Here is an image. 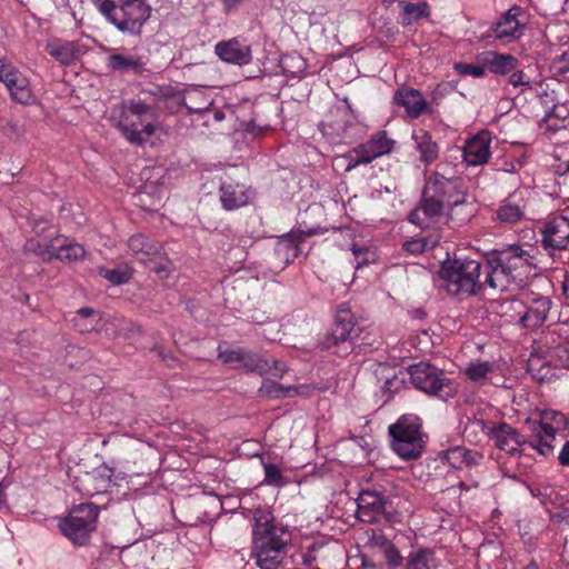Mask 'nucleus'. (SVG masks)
Wrapping results in <instances>:
<instances>
[{
    "label": "nucleus",
    "instance_id": "f257e3e1",
    "mask_svg": "<svg viewBox=\"0 0 569 569\" xmlns=\"http://www.w3.org/2000/svg\"><path fill=\"white\" fill-rule=\"evenodd\" d=\"M489 266L486 282L500 291L522 287L536 268L535 258L518 246H510L498 252L489 260Z\"/></svg>",
    "mask_w": 569,
    "mask_h": 569
},
{
    "label": "nucleus",
    "instance_id": "f03ea898",
    "mask_svg": "<svg viewBox=\"0 0 569 569\" xmlns=\"http://www.w3.org/2000/svg\"><path fill=\"white\" fill-rule=\"evenodd\" d=\"M458 188L456 180L435 173L427 182L423 199L419 208L410 214V221L420 227H427L431 220L440 217L447 208V200Z\"/></svg>",
    "mask_w": 569,
    "mask_h": 569
},
{
    "label": "nucleus",
    "instance_id": "7ed1b4c3",
    "mask_svg": "<svg viewBox=\"0 0 569 569\" xmlns=\"http://www.w3.org/2000/svg\"><path fill=\"white\" fill-rule=\"evenodd\" d=\"M118 128L128 141L141 144L148 141L157 130L156 111L140 100H131L122 106Z\"/></svg>",
    "mask_w": 569,
    "mask_h": 569
},
{
    "label": "nucleus",
    "instance_id": "20e7f679",
    "mask_svg": "<svg viewBox=\"0 0 569 569\" xmlns=\"http://www.w3.org/2000/svg\"><path fill=\"white\" fill-rule=\"evenodd\" d=\"M551 302L539 295H526L522 298L507 300L502 303V312L510 322L519 323L523 328L535 329L547 319Z\"/></svg>",
    "mask_w": 569,
    "mask_h": 569
},
{
    "label": "nucleus",
    "instance_id": "39448f33",
    "mask_svg": "<svg viewBox=\"0 0 569 569\" xmlns=\"http://www.w3.org/2000/svg\"><path fill=\"white\" fill-rule=\"evenodd\" d=\"M480 268L476 260L456 259L445 262L439 274L450 293H475L481 284Z\"/></svg>",
    "mask_w": 569,
    "mask_h": 569
},
{
    "label": "nucleus",
    "instance_id": "423d86ee",
    "mask_svg": "<svg viewBox=\"0 0 569 569\" xmlns=\"http://www.w3.org/2000/svg\"><path fill=\"white\" fill-rule=\"evenodd\" d=\"M392 438L393 451L405 459L420 455L422 440L420 435V419L416 415H403L396 423L389 427Z\"/></svg>",
    "mask_w": 569,
    "mask_h": 569
},
{
    "label": "nucleus",
    "instance_id": "0eeeda50",
    "mask_svg": "<svg viewBox=\"0 0 569 569\" xmlns=\"http://www.w3.org/2000/svg\"><path fill=\"white\" fill-rule=\"evenodd\" d=\"M219 359L232 369H244L259 375L271 373L281 378L286 372L284 366L274 359H267L241 348L219 347Z\"/></svg>",
    "mask_w": 569,
    "mask_h": 569
},
{
    "label": "nucleus",
    "instance_id": "6e6552de",
    "mask_svg": "<svg viewBox=\"0 0 569 569\" xmlns=\"http://www.w3.org/2000/svg\"><path fill=\"white\" fill-rule=\"evenodd\" d=\"M98 509L91 503H81L73 507L68 516L60 519L61 533L76 545H84L96 530Z\"/></svg>",
    "mask_w": 569,
    "mask_h": 569
},
{
    "label": "nucleus",
    "instance_id": "1a4fd4ad",
    "mask_svg": "<svg viewBox=\"0 0 569 569\" xmlns=\"http://www.w3.org/2000/svg\"><path fill=\"white\" fill-rule=\"evenodd\" d=\"M253 520L252 548H288L291 535L273 519L270 512L257 509L253 513Z\"/></svg>",
    "mask_w": 569,
    "mask_h": 569
},
{
    "label": "nucleus",
    "instance_id": "9d476101",
    "mask_svg": "<svg viewBox=\"0 0 569 569\" xmlns=\"http://www.w3.org/2000/svg\"><path fill=\"white\" fill-rule=\"evenodd\" d=\"M413 386L431 396L447 400L457 391L455 383L442 371L429 363H417L409 368Z\"/></svg>",
    "mask_w": 569,
    "mask_h": 569
},
{
    "label": "nucleus",
    "instance_id": "9b49d317",
    "mask_svg": "<svg viewBox=\"0 0 569 569\" xmlns=\"http://www.w3.org/2000/svg\"><path fill=\"white\" fill-rule=\"evenodd\" d=\"M527 423L530 430L528 445L541 456H547L553 449L556 435L565 425V417L555 410H546L540 421L527 420Z\"/></svg>",
    "mask_w": 569,
    "mask_h": 569
},
{
    "label": "nucleus",
    "instance_id": "f8f14e48",
    "mask_svg": "<svg viewBox=\"0 0 569 569\" xmlns=\"http://www.w3.org/2000/svg\"><path fill=\"white\" fill-rule=\"evenodd\" d=\"M151 16V7L146 0H120L110 22L120 31L139 34Z\"/></svg>",
    "mask_w": 569,
    "mask_h": 569
},
{
    "label": "nucleus",
    "instance_id": "ddd939ff",
    "mask_svg": "<svg viewBox=\"0 0 569 569\" xmlns=\"http://www.w3.org/2000/svg\"><path fill=\"white\" fill-rule=\"evenodd\" d=\"M74 485L76 489L84 496L106 493L114 485V471L109 466L101 465L78 477Z\"/></svg>",
    "mask_w": 569,
    "mask_h": 569
},
{
    "label": "nucleus",
    "instance_id": "4468645a",
    "mask_svg": "<svg viewBox=\"0 0 569 569\" xmlns=\"http://www.w3.org/2000/svg\"><path fill=\"white\" fill-rule=\"evenodd\" d=\"M0 81L3 82L13 100L22 104L34 101L29 80L11 63L0 69Z\"/></svg>",
    "mask_w": 569,
    "mask_h": 569
},
{
    "label": "nucleus",
    "instance_id": "2eb2a0df",
    "mask_svg": "<svg viewBox=\"0 0 569 569\" xmlns=\"http://www.w3.org/2000/svg\"><path fill=\"white\" fill-rule=\"evenodd\" d=\"M482 430L495 441V445L500 450L507 453L515 455L525 445L522 436L506 423H483Z\"/></svg>",
    "mask_w": 569,
    "mask_h": 569
},
{
    "label": "nucleus",
    "instance_id": "dca6fc26",
    "mask_svg": "<svg viewBox=\"0 0 569 569\" xmlns=\"http://www.w3.org/2000/svg\"><path fill=\"white\" fill-rule=\"evenodd\" d=\"M491 136L482 130L469 138L463 146V159L468 166H481L491 156Z\"/></svg>",
    "mask_w": 569,
    "mask_h": 569
},
{
    "label": "nucleus",
    "instance_id": "f3484780",
    "mask_svg": "<svg viewBox=\"0 0 569 569\" xmlns=\"http://www.w3.org/2000/svg\"><path fill=\"white\" fill-rule=\"evenodd\" d=\"M253 191L244 184L223 181L220 187V201L226 210H234L250 202Z\"/></svg>",
    "mask_w": 569,
    "mask_h": 569
},
{
    "label": "nucleus",
    "instance_id": "a211bd4d",
    "mask_svg": "<svg viewBox=\"0 0 569 569\" xmlns=\"http://www.w3.org/2000/svg\"><path fill=\"white\" fill-rule=\"evenodd\" d=\"M546 247L561 250L569 243V218L558 216L548 221L543 230Z\"/></svg>",
    "mask_w": 569,
    "mask_h": 569
},
{
    "label": "nucleus",
    "instance_id": "6ab92c4d",
    "mask_svg": "<svg viewBox=\"0 0 569 569\" xmlns=\"http://www.w3.org/2000/svg\"><path fill=\"white\" fill-rule=\"evenodd\" d=\"M214 51L221 60L228 63L243 66L251 61L250 47L238 39L218 42Z\"/></svg>",
    "mask_w": 569,
    "mask_h": 569
},
{
    "label": "nucleus",
    "instance_id": "aec40b11",
    "mask_svg": "<svg viewBox=\"0 0 569 569\" xmlns=\"http://www.w3.org/2000/svg\"><path fill=\"white\" fill-rule=\"evenodd\" d=\"M383 497L371 490H363L358 497V517L363 522H373L385 511Z\"/></svg>",
    "mask_w": 569,
    "mask_h": 569
},
{
    "label": "nucleus",
    "instance_id": "412c9836",
    "mask_svg": "<svg viewBox=\"0 0 569 569\" xmlns=\"http://www.w3.org/2000/svg\"><path fill=\"white\" fill-rule=\"evenodd\" d=\"M51 247L54 249L53 259L61 261H78L86 256L84 248L64 236L51 238Z\"/></svg>",
    "mask_w": 569,
    "mask_h": 569
},
{
    "label": "nucleus",
    "instance_id": "4be33fe9",
    "mask_svg": "<svg viewBox=\"0 0 569 569\" xmlns=\"http://www.w3.org/2000/svg\"><path fill=\"white\" fill-rule=\"evenodd\" d=\"M393 100L397 104L402 106L412 118L419 117L427 109V102L422 94L411 88H400L397 90Z\"/></svg>",
    "mask_w": 569,
    "mask_h": 569
},
{
    "label": "nucleus",
    "instance_id": "5701e85b",
    "mask_svg": "<svg viewBox=\"0 0 569 569\" xmlns=\"http://www.w3.org/2000/svg\"><path fill=\"white\" fill-rule=\"evenodd\" d=\"M443 459L455 469H469L482 460V455L463 447H453L445 452Z\"/></svg>",
    "mask_w": 569,
    "mask_h": 569
},
{
    "label": "nucleus",
    "instance_id": "b1692460",
    "mask_svg": "<svg viewBox=\"0 0 569 569\" xmlns=\"http://www.w3.org/2000/svg\"><path fill=\"white\" fill-rule=\"evenodd\" d=\"M518 13L519 9L512 8L501 18L493 30L496 38L509 40L520 37L522 28L517 19Z\"/></svg>",
    "mask_w": 569,
    "mask_h": 569
},
{
    "label": "nucleus",
    "instance_id": "393cba45",
    "mask_svg": "<svg viewBox=\"0 0 569 569\" xmlns=\"http://www.w3.org/2000/svg\"><path fill=\"white\" fill-rule=\"evenodd\" d=\"M499 372V366L496 362L475 361L465 368L466 377L475 383H486L491 381Z\"/></svg>",
    "mask_w": 569,
    "mask_h": 569
},
{
    "label": "nucleus",
    "instance_id": "a878e982",
    "mask_svg": "<svg viewBox=\"0 0 569 569\" xmlns=\"http://www.w3.org/2000/svg\"><path fill=\"white\" fill-rule=\"evenodd\" d=\"M412 139L422 162L431 163L438 158V146L432 140L429 132L422 129H416L412 132Z\"/></svg>",
    "mask_w": 569,
    "mask_h": 569
},
{
    "label": "nucleus",
    "instance_id": "bb28decb",
    "mask_svg": "<svg viewBox=\"0 0 569 569\" xmlns=\"http://www.w3.org/2000/svg\"><path fill=\"white\" fill-rule=\"evenodd\" d=\"M481 61L491 72L498 74H507L517 68V59L511 54H500L490 51L481 57Z\"/></svg>",
    "mask_w": 569,
    "mask_h": 569
},
{
    "label": "nucleus",
    "instance_id": "cd10ccee",
    "mask_svg": "<svg viewBox=\"0 0 569 569\" xmlns=\"http://www.w3.org/2000/svg\"><path fill=\"white\" fill-rule=\"evenodd\" d=\"M448 216L458 222H466L473 214L472 203L466 201L465 196L456 189L452 197L447 200Z\"/></svg>",
    "mask_w": 569,
    "mask_h": 569
},
{
    "label": "nucleus",
    "instance_id": "c85d7f7f",
    "mask_svg": "<svg viewBox=\"0 0 569 569\" xmlns=\"http://www.w3.org/2000/svg\"><path fill=\"white\" fill-rule=\"evenodd\" d=\"M128 247L141 261L151 260L161 252V247L156 242L149 241L143 234L130 237Z\"/></svg>",
    "mask_w": 569,
    "mask_h": 569
},
{
    "label": "nucleus",
    "instance_id": "c756f323",
    "mask_svg": "<svg viewBox=\"0 0 569 569\" xmlns=\"http://www.w3.org/2000/svg\"><path fill=\"white\" fill-rule=\"evenodd\" d=\"M142 64V60L139 57L120 52L112 53L106 59L107 68L120 72H140Z\"/></svg>",
    "mask_w": 569,
    "mask_h": 569
},
{
    "label": "nucleus",
    "instance_id": "7c9ffc66",
    "mask_svg": "<svg viewBox=\"0 0 569 569\" xmlns=\"http://www.w3.org/2000/svg\"><path fill=\"white\" fill-rule=\"evenodd\" d=\"M373 151L375 150L369 147L367 142L353 149L348 154L338 157L337 160L345 163L346 171H351L359 164H367L375 160L376 158H371Z\"/></svg>",
    "mask_w": 569,
    "mask_h": 569
},
{
    "label": "nucleus",
    "instance_id": "2f4dec72",
    "mask_svg": "<svg viewBox=\"0 0 569 569\" xmlns=\"http://www.w3.org/2000/svg\"><path fill=\"white\" fill-rule=\"evenodd\" d=\"M373 151L375 150L369 147L367 142L353 149L348 154L338 157L337 160L345 163L346 171H351L359 164H367L375 160L376 158H371Z\"/></svg>",
    "mask_w": 569,
    "mask_h": 569
},
{
    "label": "nucleus",
    "instance_id": "473e14b6",
    "mask_svg": "<svg viewBox=\"0 0 569 569\" xmlns=\"http://www.w3.org/2000/svg\"><path fill=\"white\" fill-rule=\"evenodd\" d=\"M257 565L261 569H277L282 562L287 549L278 548H252Z\"/></svg>",
    "mask_w": 569,
    "mask_h": 569
},
{
    "label": "nucleus",
    "instance_id": "72a5a7b5",
    "mask_svg": "<svg viewBox=\"0 0 569 569\" xmlns=\"http://www.w3.org/2000/svg\"><path fill=\"white\" fill-rule=\"evenodd\" d=\"M439 565L431 549H417L409 553L406 569H436Z\"/></svg>",
    "mask_w": 569,
    "mask_h": 569
},
{
    "label": "nucleus",
    "instance_id": "f704fd0d",
    "mask_svg": "<svg viewBox=\"0 0 569 569\" xmlns=\"http://www.w3.org/2000/svg\"><path fill=\"white\" fill-rule=\"evenodd\" d=\"M47 51L62 64H70L77 59V48L72 42H50Z\"/></svg>",
    "mask_w": 569,
    "mask_h": 569
},
{
    "label": "nucleus",
    "instance_id": "c9c22d12",
    "mask_svg": "<svg viewBox=\"0 0 569 569\" xmlns=\"http://www.w3.org/2000/svg\"><path fill=\"white\" fill-rule=\"evenodd\" d=\"M403 12L402 23L412 24L421 18H427L430 14V9L427 2L421 1L417 3L401 2L400 3Z\"/></svg>",
    "mask_w": 569,
    "mask_h": 569
},
{
    "label": "nucleus",
    "instance_id": "e433bc0d",
    "mask_svg": "<svg viewBox=\"0 0 569 569\" xmlns=\"http://www.w3.org/2000/svg\"><path fill=\"white\" fill-rule=\"evenodd\" d=\"M352 316L347 309H341L337 316V322L333 330L335 339L346 341L351 338L353 331Z\"/></svg>",
    "mask_w": 569,
    "mask_h": 569
},
{
    "label": "nucleus",
    "instance_id": "4c0bfd02",
    "mask_svg": "<svg viewBox=\"0 0 569 569\" xmlns=\"http://www.w3.org/2000/svg\"><path fill=\"white\" fill-rule=\"evenodd\" d=\"M522 216V206L515 198L503 201L497 210V217L502 222L513 223L519 221Z\"/></svg>",
    "mask_w": 569,
    "mask_h": 569
},
{
    "label": "nucleus",
    "instance_id": "58836bf2",
    "mask_svg": "<svg viewBox=\"0 0 569 569\" xmlns=\"http://www.w3.org/2000/svg\"><path fill=\"white\" fill-rule=\"evenodd\" d=\"M24 250L41 257L46 261L53 259L54 249L51 247V239L30 238L24 243Z\"/></svg>",
    "mask_w": 569,
    "mask_h": 569
},
{
    "label": "nucleus",
    "instance_id": "ea45409f",
    "mask_svg": "<svg viewBox=\"0 0 569 569\" xmlns=\"http://www.w3.org/2000/svg\"><path fill=\"white\" fill-rule=\"evenodd\" d=\"M259 393L269 398H284L299 393L295 387H283L272 380H264L259 388Z\"/></svg>",
    "mask_w": 569,
    "mask_h": 569
},
{
    "label": "nucleus",
    "instance_id": "a19ab883",
    "mask_svg": "<svg viewBox=\"0 0 569 569\" xmlns=\"http://www.w3.org/2000/svg\"><path fill=\"white\" fill-rule=\"evenodd\" d=\"M277 257L286 264L293 261L298 256V244L290 238L281 239L276 246Z\"/></svg>",
    "mask_w": 569,
    "mask_h": 569
},
{
    "label": "nucleus",
    "instance_id": "79ce46f5",
    "mask_svg": "<svg viewBox=\"0 0 569 569\" xmlns=\"http://www.w3.org/2000/svg\"><path fill=\"white\" fill-rule=\"evenodd\" d=\"M369 147L375 151L371 158H379L386 153H389L393 148V141L387 138L386 132H379L375 134L369 141Z\"/></svg>",
    "mask_w": 569,
    "mask_h": 569
},
{
    "label": "nucleus",
    "instance_id": "37998d69",
    "mask_svg": "<svg viewBox=\"0 0 569 569\" xmlns=\"http://www.w3.org/2000/svg\"><path fill=\"white\" fill-rule=\"evenodd\" d=\"M264 482L269 486L282 487L287 483V480L282 476L281 470L278 466L272 463H264Z\"/></svg>",
    "mask_w": 569,
    "mask_h": 569
},
{
    "label": "nucleus",
    "instance_id": "c03bdc74",
    "mask_svg": "<svg viewBox=\"0 0 569 569\" xmlns=\"http://www.w3.org/2000/svg\"><path fill=\"white\" fill-rule=\"evenodd\" d=\"M99 273H100V276H102L104 279L109 280L113 284L124 283L131 277V272L128 269H124V270L100 269Z\"/></svg>",
    "mask_w": 569,
    "mask_h": 569
},
{
    "label": "nucleus",
    "instance_id": "a18cd8bd",
    "mask_svg": "<svg viewBox=\"0 0 569 569\" xmlns=\"http://www.w3.org/2000/svg\"><path fill=\"white\" fill-rule=\"evenodd\" d=\"M96 311L91 308H81L77 311L76 326L80 331H90L96 328V320H91L90 323H84L82 320L94 317Z\"/></svg>",
    "mask_w": 569,
    "mask_h": 569
},
{
    "label": "nucleus",
    "instance_id": "49530a36",
    "mask_svg": "<svg viewBox=\"0 0 569 569\" xmlns=\"http://www.w3.org/2000/svg\"><path fill=\"white\" fill-rule=\"evenodd\" d=\"M456 71L462 76H470L473 78H480L485 74V66L470 64V63H456Z\"/></svg>",
    "mask_w": 569,
    "mask_h": 569
},
{
    "label": "nucleus",
    "instance_id": "de8ad7c7",
    "mask_svg": "<svg viewBox=\"0 0 569 569\" xmlns=\"http://www.w3.org/2000/svg\"><path fill=\"white\" fill-rule=\"evenodd\" d=\"M97 9L110 21L120 0H92Z\"/></svg>",
    "mask_w": 569,
    "mask_h": 569
},
{
    "label": "nucleus",
    "instance_id": "09e8293b",
    "mask_svg": "<svg viewBox=\"0 0 569 569\" xmlns=\"http://www.w3.org/2000/svg\"><path fill=\"white\" fill-rule=\"evenodd\" d=\"M352 252L356 257V267L359 268L370 261L375 260V253L366 248L353 246Z\"/></svg>",
    "mask_w": 569,
    "mask_h": 569
},
{
    "label": "nucleus",
    "instance_id": "8fccbe9b",
    "mask_svg": "<svg viewBox=\"0 0 569 569\" xmlns=\"http://www.w3.org/2000/svg\"><path fill=\"white\" fill-rule=\"evenodd\" d=\"M385 558L389 566L398 567L401 563V556L399 551L392 545L385 546Z\"/></svg>",
    "mask_w": 569,
    "mask_h": 569
},
{
    "label": "nucleus",
    "instance_id": "3c124183",
    "mask_svg": "<svg viewBox=\"0 0 569 569\" xmlns=\"http://www.w3.org/2000/svg\"><path fill=\"white\" fill-rule=\"evenodd\" d=\"M509 82L516 88H531V80L525 74L523 71L513 72L509 78Z\"/></svg>",
    "mask_w": 569,
    "mask_h": 569
},
{
    "label": "nucleus",
    "instance_id": "603ef678",
    "mask_svg": "<svg viewBox=\"0 0 569 569\" xmlns=\"http://www.w3.org/2000/svg\"><path fill=\"white\" fill-rule=\"evenodd\" d=\"M569 116V109L565 104H556L551 110L546 111V120L550 121L552 118L565 120Z\"/></svg>",
    "mask_w": 569,
    "mask_h": 569
},
{
    "label": "nucleus",
    "instance_id": "864d4df0",
    "mask_svg": "<svg viewBox=\"0 0 569 569\" xmlns=\"http://www.w3.org/2000/svg\"><path fill=\"white\" fill-rule=\"evenodd\" d=\"M426 241L422 240V239H417V240H411V241H407L403 247L405 249L408 251V252H411V253H419V252H422L425 251L426 249Z\"/></svg>",
    "mask_w": 569,
    "mask_h": 569
},
{
    "label": "nucleus",
    "instance_id": "5fc2aeb1",
    "mask_svg": "<svg viewBox=\"0 0 569 569\" xmlns=\"http://www.w3.org/2000/svg\"><path fill=\"white\" fill-rule=\"evenodd\" d=\"M559 461L563 466H569V441H567L563 445V447L559 453Z\"/></svg>",
    "mask_w": 569,
    "mask_h": 569
},
{
    "label": "nucleus",
    "instance_id": "6e6d98bb",
    "mask_svg": "<svg viewBox=\"0 0 569 569\" xmlns=\"http://www.w3.org/2000/svg\"><path fill=\"white\" fill-rule=\"evenodd\" d=\"M204 113H206L207 116L212 114V117H213V119H214L216 121H221V120H223V119H224V114H223V112H222V111H220V110H206V111H204Z\"/></svg>",
    "mask_w": 569,
    "mask_h": 569
},
{
    "label": "nucleus",
    "instance_id": "4d7b16f0",
    "mask_svg": "<svg viewBox=\"0 0 569 569\" xmlns=\"http://www.w3.org/2000/svg\"><path fill=\"white\" fill-rule=\"evenodd\" d=\"M563 291L567 298L569 299V277L567 278L565 284H563Z\"/></svg>",
    "mask_w": 569,
    "mask_h": 569
},
{
    "label": "nucleus",
    "instance_id": "13d9d810",
    "mask_svg": "<svg viewBox=\"0 0 569 569\" xmlns=\"http://www.w3.org/2000/svg\"><path fill=\"white\" fill-rule=\"evenodd\" d=\"M563 183L569 184V164H568V170L563 174Z\"/></svg>",
    "mask_w": 569,
    "mask_h": 569
},
{
    "label": "nucleus",
    "instance_id": "bf43d9fd",
    "mask_svg": "<svg viewBox=\"0 0 569 569\" xmlns=\"http://www.w3.org/2000/svg\"><path fill=\"white\" fill-rule=\"evenodd\" d=\"M563 183L569 184V164H568V170L563 174Z\"/></svg>",
    "mask_w": 569,
    "mask_h": 569
},
{
    "label": "nucleus",
    "instance_id": "052dcab7",
    "mask_svg": "<svg viewBox=\"0 0 569 569\" xmlns=\"http://www.w3.org/2000/svg\"><path fill=\"white\" fill-rule=\"evenodd\" d=\"M153 270L157 272V273H161L163 271H167V267L164 266H160V267H156L153 268Z\"/></svg>",
    "mask_w": 569,
    "mask_h": 569
},
{
    "label": "nucleus",
    "instance_id": "680f3d73",
    "mask_svg": "<svg viewBox=\"0 0 569 569\" xmlns=\"http://www.w3.org/2000/svg\"><path fill=\"white\" fill-rule=\"evenodd\" d=\"M9 62L4 60H0V69H2L4 66H7Z\"/></svg>",
    "mask_w": 569,
    "mask_h": 569
}]
</instances>
